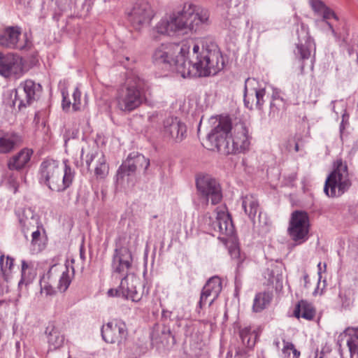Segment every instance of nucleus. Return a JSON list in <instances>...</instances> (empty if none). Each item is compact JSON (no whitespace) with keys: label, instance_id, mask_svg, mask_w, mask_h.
Returning a JSON list of instances; mask_svg holds the SVG:
<instances>
[{"label":"nucleus","instance_id":"obj_1","mask_svg":"<svg viewBox=\"0 0 358 358\" xmlns=\"http://www.w3.org/2000/svg\"><path fill=\"white\" fill-rule=\"evenodd\" d=\"M208 139L218 152L227 155L245 152L250 145L245 123L238 119L232 120L229 116L219 117Z\"/></svg>","mask_w":358,"mask_h":358},{"label":"nucleus","instance_id":"obj_2","mask_svg":"<svg viewBox=\"0 0 358 358\" xmlns=\"http://www.w3.org/2000/svg\"><path fill=\"white\" fill-rule=\"evenodd\" d=\"M208 9L194 3H185L180 11L164 17L154 27L152 35H172L180 31H196L209 22Z\"/></svg>","mask_w":358,"mask_h":358},{"label":"nucleus","instance_id":"obj_3","mask_svg":"<svg viewBox=\"0 0 358 358\" xmlns=\"http://www.w3.org/2000/svg\"><path fill=\"white\" fill-rule=\"evenodd\" d=\"M224 60L220 50L202 47L192 43V51L179 65L178 74L183 78L207 77L216 75L224 68Z\"/></svg>","mask_w":358,"mask_h":358},{"label":"nucleus","instance_id":"obj_4","mask_svg":"<svg viewBox=\"0 0 358 358\" xmlns=\"http://www.w3.org/2000/svg\"><path fill=\"white\" fill-rule=\"evenodd\" d=\"M75 173L66 162L62 169L58 161L52 159L43 160L38 171V181L52 191L62 192L72 184Z\"/></svg>","mask_w":358,"mask_h":358},{"label":"nucleus","instance_id":"obj_5","mask_svg":"<svg viewBox=\"0 0 358 358\" xmlns=\"http://www.w3.org/2000/svg\"><path fill=\"white\" fill-rule=\"evenodd\" d=\"M352 186L347 163L341 158L336 159L333 163V171L327 176L324 192L329 197H339Z\"/></svg>","mask_w":358,"mask_h":358},{"label":"nucleus","instance_id":"obj_6","mask_svg":"<svg viewBox=\"0 0 358 358\" xmlns=\"http://www.w3.org/2000/svg\"><path fill=\"white\" fill-rule=\"evenodd\" d=\"M192 45L189 42L181 45L176 43H163L157 47L152 55V59L157 64L175 66L178 73V67L189 54Z\"/></svg>","mask_w":358,"mask_h":358},{"label":"nucleus","instance_id":"obj_7","mask_svg":"<svg viewBox=\"0 0 358 358\" xmlns=\"http://www.w3.org/2000/svg\"><path fill=\"white\" fill-rule=\"evenodd\" d=\"M143 85V82L138 79L119 89L115 97L117 108L124 113H131L138 108L145 100Z\"/></svg>","mask_w":358,"mask_h":358},{"label":"nucleus","instance_id":"obj_8","mask_svg":"<svg viewBox=\"0 0 358 358\" xmlns=\"http://www.w3.org/2000/svg\"><path fill=\"white\" fill-rule=\"evenodd\" d=\"M310 220L308 214L303 210L292 213L287 234L294 245L304 243L309 238Z\"/></svg>","mask_w":358,"mask_h":358},{"label":"nucleus","instance_id":"obj_9","mask_svg":"<svg viewBox=\"0 0 358 358\" xmlns=\"http://www.w3.org/2000/svg\"><path fill=\"white\" fill-rule=\"evenodd\" d=\"M215 220L211 217H206V224L213 236L220 239L227 240L234 235L235 229L231 215L225 207L217 208Z\"/></svg>","mask_w":358,"mask_h":358},{"label":"nucleus","instance_id":"obj_10","mask_svg":"<svg viewBox=\"0 0 358 358\" xmlns=\"http://www.w3.org/2000/svg\"><path fill=\"white\" fill-rule=\"evenodd\" d=\"M196 186L199 194L206 203L210 201L212 205H216L222 201V192L220 185L210 176H199L196 180Z\"/></svg>","mask_w":358,"mask_h":358},{"label":"nucleus","instance_id":"obj_11","mask_svg":"<svg viewBox=\"0 0 358 358\" xmlns=\"http://www.w3.org/2000/svg\"><path fill=\"white\" fill-rule=\"evenodd\" d=\"M131 243L129 242L127 246L122 243H116V248L114 250L112 259V271L113 274H117L120 276L132 273L133 257L129 249Z\"/></svg>","mask_w":358,"mask_h":358},{"label":"nucleus","instance_id":"obj_12","mask_svg":"<svg viewBox=\"0 0 358 358\" xmlns=\"http://www.w3.org/2000/svg\"><path fill=\"white\" fill-rule=\"evenodd\" d=\"M41 86L31 80H27L15 90V98L13 101V106L19 110L29 106L33 101L40 94Z\"/></svg>","mask_w":358,"mask_h":358},{"label":"nucleus","instance_id":"obj_13","mask_svg":"<svg viewBox=\"0 0 358 358\" xmlns=\"http://www.w3.org/2000/svg\"><path fill=\"white\" fill-rule=\"evenodd\" d=\"M22 58L17 54L0 52V75L4 78H18L23 74Z\"/></svg>","mask_w":358,"mask_h":358},{"label":"nucleus","instance_id":"obj_14","mask_svg":"<svg viewBox=\"0 0 358 358\" xmlns=\"http://www.w3.org/2000/svg\"><path fill=\"white\" fill-rule=\"evenodd\" d=\"M153 17L151 7L146 0H137L130 12L129 20L135 29H141L148 24Z\"/></svg>","mask_w":358,"mask_h":358},{"label":"nucleus","instance_id":"obj_15","mask_svg":"<svg viewBox=\"0 0 358 358\" xmlns=\"http://www.w3.org/2000/svg\"><path fill=\"white\" fill-rule=\"evenodd\" d=\"M187 127L178 117H169L164 120L160 129L162 137L168 141L181 142L186 136Z\"/></svg>","mask_w":358,"mask_h":358},{"label":"nucleus","instance_id":"obj_16","mask_svg":"<svg viewBox=\"0 0 358 358\" xmlns=\"http://www.w3.org/2000/svg\"><path fill=\"white\" fill-rule=\"evenodd\" d=\"M265 93V89L259 87L256 79L250 78L246 79L244 87L245 106L250 109H252L254 106L261 109L264 102Z\"/></svg>","mask_w":358,"mask_h":358},{"label":"nucleus","instance_id":"obj_17","mask_svg":"<svg viewBox=\"0 0 358 358\" xmlns=\"http://www.w3.org/2000/svg\"><path fill=\"white\" fill-rule=\"evenodd\" d=\"M127 335L126 325L122 322L111 321L101 328L102 338L108 343H120Z\"/></svg>","mask_w":358,"mask_h":358},{"label":"nucleus","instance_id":"obj_18","mask_svg":"<svg viewBox=\"0 0 358 358\" xmlns=\"http://www.w3.org/2000/svg\"><path fill=\"white\" fill-rule=\"evenodd\" d=\"M85 164L88 169L93 162H95L94 174L96 178L104 179L108 174L109 166L103 152L97 148L91 150L85 156Z\"/></svg>","mask_w":358,"mask_h":358},{"label":"nucleus","instance_id":"obj_19","mask_svg":"<svg viewBox=\"0 0 358 358\" xmlns=\"http://www.w3.org/2000/svg\"><path fill=\"white\" fill-rule=\"evenodd\" d=\"M222 289L221 279L217 276L210 278L201 291L199 306L202 308L206 304L210 306L218 297Z\"/></svg>","mask_w":358,"mask_h":358},{"label":"nucleus","instance_id":"obj_20","mask_svg":"<svg viewBox=\"0 0 358 358\" xmlns=\"http://www.w3.org/2000/svg\"><path fill=\"white\" fill-rule=\"evenodd\" d=\"M138 284H139V279L134 273L123 275L119 285L122 297L138 302L141 299L142 294L136 289Z\"/></svg>","mask_w":358,"mask_h":358},{"label":"nucleus","instance_id":"obj_21","mask_svg":"<svg viewBox=\"0 0 358 358\" xmlns=\"http://www.w3.org/2000/svg\"><path fill=\"white\" fill-rule=\"evenodd\" d=\"M21 31L19 27H9L0 33V45L9 49L23 50L26 43L20 41Z\"/></svg>","mask_w":358,"mask_h":358},{"label":"nucleus","instance_id":"obj_22","mask_svg":"<svg viewBox=\"0 0 358 358\" xmlns=\"http://www.w3.org/2000/svg\"><path fill=\"white\" fill-rule=\"evenodd\" d=\"M145 166L147 169L150 165L149 159L140 154H130L126 161L120 166L117 170V176L123 178L125 175L129 176L134 173L138 166Z\"/></svg>","mask_w":358,"mask_h":358},{"label":"nucleus","instance_id":"obj_23","mask_svg":"<svg viewBox=\"0 0 358 358\" xmlns=\"http://www.w3.org/2000/svg\"><path fill=\"white\" fill-rule=\"evenodd\" d=\"M348 337L347 346L349 349L350 358H358V327H347L338 338V345L339 346V353L343 357V350L341 343L343 337Z\"/></svg>","mask_w":358,"mask_h":358},{"label":"nucleus","instance_id":"obj_24","mask_svg":"<svg viewBox=\"0 0 358 358\" xmlns=\"http://www.w3.org/2000/svg\"><path fill=\"white\" fill-rule=\"evenodd\" d=\"M299 43L297 45L298 52L302 59H308L313 50H315L313 40L310 37L308 28L304 24H301V29H297Z\"/></svg>","mask_w":358,"mask_h":358},{"label":"nucleus","instance_id":"obj_25","mask_svg":"<svg viewBox=\"0 0 358 358\" xmlns=\"http://www.w3.org/2000/svg\"><path fill=\"white\" fill-rule=\"evenodd\" d=\"M15 213L17 216L21 230L25 238L27 239V234L31 229H34L38 223L36 215L31 208H19L16 210Z\"/></svg>","mask_w":358,"mask_h":358},{"label":"nucleus","instance_id":"obj_26","mask_svg":"<svg viewBox=\"0 0 358 358\" xmlns=\"http://www.w3.org/2000/svg\"><path fill=\"white\" fill-rule=\"evenodd\" d=\"M33 153L34 152L31 149L25 148L11 157L7 163L9 171H19L26 168L31 160Z\"/></svg>","mask_w":358,"mask_h":358},{"label":"nucleus","instance_id":"obj_27","mask_svg":"<svg viewBox=\"0 0 358 358\" xmlns=\"http://www.w3.org/2000/svg\"><path fill=\"white\" fill-rule=\"evenodd\" d=\"M22 137L15 132L0 133V153L12 152L22 143Z\"/></svg>","mask_w":358,"mask_h":358},{"label":"nucleus","instance_id":"obj_28","mask_svg":"<svg viewBox=\"0 0 358 358\" xmlns=\"http://www.w3.org/2000/svg\"><path fill=\"white\" fill-rule=\"evenodd\" d=\"M45 334L48 336L50 350H56L62 346L64 338L55 326L49 325L47 327Z\"/></svg>","mask_w":358,"mask_h":358},{"label":"nucleus","instance_id":"obj_29","mask_svg":"<svg viewBox=\"0 0 358 358\" xmlns=\"http://www.w3.org/2000/svg\"><path fill=\"white\" fill-rule=\"evenodd\" d=\"M294 315L297 318L302 317L311 320L315 315V310L311 303L301 300L296 304L294 310Z\"/></svg>","mask_w":358,"mask_h":358},{"label":"nucleus","instance_id":"obj_30","mask_svg":"<svg viewBox=\"0 0 358 358\" xmlns=\"http://www.w3.org/2000/svg\"><path fill=\"white\" fill-rule=\"evenodd\" d=\"M242 207L248 217L255 219L259 210V201L252 194H247L242 198Z\"/></svg>","mask_w":358,"mask_h":358},{"label":"nucleus","instance_id":"obj_31","mask_svg":"<svg viewBox=\"0 0 358 358\" xmlns=\"http://www.w3.org/2000/svg\"><path fill=\"white\" fill-rule=\"evenodd\" d=\"M62 108L64 110H69L71 106L72 105V108L74 111H78L81 109V92L78 89V87H76L73 94V102L66 96L65 93L62 92Z\"/></svg>","mask_w":358,"mask_h":358},{"label":"nucleus","instance_id":"obj_32","mask_svg":"<svg viewBox=\"0 0 358 358\" xmlns=\"http://www.w3.org/2000/svg\"><path fill=\"white\" fill-rule=\"evenodd\" d=\"M272 298V294L268 292L256 294L253 301L252 310L255 313L262 312L270 304Z\"/></svg>","mask_w":358,"mask_h":358},{"label":"nucleus","instance_id":"obj_33","mask_svg":"<svg viewBox=\"0 0 358 358\" xmlns=\"http://www.w3.org/2000/svg\"><path fill=\"white\" fill-rule=\"evenodd\" d=\"M22 278L19 282V286L24 284H30L36 276V272L34 270V265L31 262H27L25 260L22 261Z\"/></svg>","mask_w":358,"mask_h":358},{"label":"nucleus","instance_id":"obj_34","mask_svg":"<svg viewBox=\"0 0 358 358\" xmlns=\"http://www.w3.org/2000/svg\"><path fill=\"white\" fill-rule=\"evenodd\" d=\"M46 238L44 233L37 229L31 232V240L30 242L31 250L34 252H38L43 250L45 247Z\"/></svg>","mask_w":358,"mask_h":358},{"label":"nucleus","instance_id":"obj_35","mask_svg":"<svg viewBox=\"0 0 358 358\" xmlns=\"http://www.w3.org/2000/svg\"><path fill=\"white\" fill-rule=\"evenodd\" d=\"M270 108V115L274 117L280 110H284L286 109V102L279 95L275 94L272 97Z\"/></svg>","mask_w":358,"mask_h":358},{"label":"nucleus","instance_id":"obj_36","mask_svg":"<svg viewBox=\"0 0 358 358\" xmlns=\"http://www.w3.org/2000/svg\"><path fill=\"white\" fill-rule=\"evenodd\" d=\"M54 270V266L51 267L46 276L43 275L40 280L41 292L47 296L52 295L55 293V289L52 287V285L46 280V278L48 280L50 278Z\"/></svg>","mask_w":358,"mask_h":358},{"label":"nucleus","instance_id":"obj_37","mask_svg":"<svg viewBox=\"0 0 358 358\" xmlns=\"http://www.w3.org/2000/svg\"><path fill=\"white\" fill-rule=\"evenodd\" d=\"M253 335L251 333L250 327H245L240 331V337L242 343L248 348H252L255 344V341L252 340Z\"/></svg>","mask_w":358,"mask_h":358},{"label":"nucleus","instance_id":"obj_38","mask_svg":"<svg viewBox=\"0 0 358 358\" xmlns=\"http://www.w3.org/2000/svg\"><path fill=\"white\" fill-rule=\"evenodd\" d=\"M282 352L286 358H289L291 352H292L294 358H299L300 356V352L295 348L294 344L291 342L285 341V340H283Z\"/></svg>","mask_w":358,"mask_h":358},{"label":"nucleus","instance_id":"obj_39","mask_svg":"<svg viewBox=\"0 0 358 358\" xmlns=\"http://www.w3.org/2000/svg\"><path fill=\"white\" fill-rule=\"evenodd\" d=\"M71 283V279L69 274L68 268H66L64 271H62V275L59 277L57 288L60 292H65L69 287Z\"/></svg>","mask_w":358,"mask_h":358},{"label":"nucleus","instance_id":"obj_40","mask_svg":"<svg viewBox=\"0 0 358 358\" xmlns=\"http://www.w3.org/2000/svg\"><path fill=\"white\" fill-rule=\"evenodd\" d=\"M5 180L15 193L18 188V174L13 173V171H9L5 175Z\"/></svg>","mask_w":358,"mask_h":358},{"label":"nucleus","instance_id":"obj_41","mask_svg":"<svg viewBox=\"0 0 358 358\" xmlns=\"http://www.w3.org/2000/svg\"><path fill=\"white\" fill-rule=\"evenodd\" d=\"M13 262L14 259L8 256L5 257V256L2 255L0 257V267L3 275H6L11 270L13 266Z\"/></svg>","mask_w":358,"mask_h":358},{"label":"nucleus","instance_id":"obj_42","mask_svg":"<svg viewBox=\"0 0 358 358\" xmlns=\"http://www.w3.org/2000/svg\"><path fill=\"white\" fill-rule=\"evenodd\" d=\"M322 15V17L324 20L327 21L330 19H334L336 21L338 20V17L336 15V14L334 13V10H332L331 8H328L327 6L324 9V10L320 13ZM327 24L331 28L332 33L334 36H336V32L334 29L332 27V25L327 22Z\"/></svg>","mask_w":358,"mask_h":358},{"label":"nucleus","instance_id":"obj_43","mask_svg":"<svg viewBox=\"0 0 358 358\" xmlns=\"http://www.w3.org/2000/svg\"><path fill=\"white\" fill-rule=\"evenodd\" d=\"M78 133H79V129H78V127H75L72 129H66L64 134V139L65 143H66L67 141L71 138H77L78 136Z\"/></svg>","mask_w":358,"mask_h":358},{"label":"nucleus","instance_id":"obj_44","mask_svg":"<svg viewBox=\"0 0 358 358\" xmlns=\"http://www.w3.org/2000/svg\"><path fill=\"white\" fill-rule=\"evenodd\" d=\"M310 5L313 10L317 13H321L327 7L325 4L320 0H310Z\"/></svg>","mask_w":358,"mask_h":358},{"label":"nucleus","instance_id":"obj_45","mask_svg":"<svg viewBox=\"0 0 358 358\" xmlns=\"http://www.w3.org/2000/svg\"><path fill=\"white\" fill-rule=\"evenodd\" d=\"M264 276L267 279L268 283L273 284L275 280L273 271L270 268H266L264 271Z\"/></svg>","mask_w":358,"mask_h":358},{"label":"nucleus","instance_id":"obj_46","mask_svg":"<svg viewBox=\"0 0 358 358\" xmlns=\"http://www.w3.org/2000/svg\"><path fill=\"white\" fill-rule=\"evenodd\" d=\"M339 297L341 300L342 306L344 308H348L351 304L350 299L347 296L346 293L341 292Z\"/></svg>","mask_w":358,"mask_h":358},{"label":"nucleus","instance_id":"obj_47","mask_svg":"<svg viewBox=\"0 0 358 358\" xmlns=\"http://www.w3.org/2000/svg\"><path fill=\"white\" fill-rule=\"evenodd\" d=\"M120 289L119 287L116 289L111 288V289H108V295L109 296H122V294H120Z\"/></svg>","mask_w":358,"mask_h":358},{"label":"nucleus","instance_id":"obj_48","mask_svg":"<svg viewBox=\"0 0 358 358\" xmlns=\"http://www.w3.org/2000/svg\"><path fill=\"white\" fill-rule=\"evenodd\" d=\"M322 267L324 268V271H325L326 270V267H327V264H324L323 266H322V263L320 262L317 264V268H318V273H318V275H319V280L321 278V273H322Z\"/></svg>","mask_w":358,"mask_h":358},{"label":"nucleus","instance_id":"obj_49","mask_svg":"<svg viewBox=\"0 0 358 358\" xmlns=\"http://www.w3.org/2000/svg\"><path fill=\"white\" fill-rule=\"evenodd\" d=\"M239 250L238 249H234L231 251V255L232 257L234 258H238L239 256Z\"/></svg>","mask_w":358,"mask_h":358},{"label":"nucleus","instance_id":"obj_50","mask_svg":"<svg viewBox=\"0 0 358 358\" xmlns=\"http://www.w3.org/2000/svg\"><path fill=\"white\" fill-rule=\"evenodd\" d=\"M136 234H134V236H135L134 240H133V244L134 245H137L138 243V232L137 230L135 231Z\"/></svg>","mask_w":358,"mask_h":358},{"label":"nucleus","instance_id":"obj_51","mask_svg":"<svg viewBox=\"0 0 358 358\" xmlns=\"http://www.w3.org/2000/svg\"><path fill=\"white\" fill-rule=\"evenodd\" d=\"M303 280H304L305 287H306L307 284L309 282V276H308V273H304V274H303Z\"/></svg>","mask_w":358,"mask_h":358},{"label":"nucleus","instance_id":"obj_52","mask_svg":"<svg viewBox=\"0 0 358 358\" xmlns=\"http://www.w3.org/2000/svg\"><path fill=\"white\" fill-rule=\"evenodd\" d=\"M344 129H345V127H344V124H343V121H342V122L341 123V125H340V131H341V134H342L343 131Z\"/></svg>","mask_w":358,"mask_h":358},{"label":"nucleus","instance_id":"obj_53","mask_svg":"<svg viewBox=\"0 0 358 358\" xmlns=\"http://www.w3.org/2000/svg\"><path fill=\"white\" fill-rule=\"evenodd\" d=\"M294 150L295 152H298L299 150V144L297 143H295Z\"/></svg>","mask_w":358,"mask_h":358},{"label":"nucleus","instance_id":"obj_54","mask_svg":"<svg viewBox=\"0 0 358 358\" xmlns=\"http://www.w3.org/2000/svg\"><path fill=\"white\" fill-rule=\"evenodd\" d=\"M80 257H81V258L84 259V252H83V249L82 248L80 249Z\"/></svg>","mask_w":358,"mask_h":358},{"label":"nucleus","instance_id":"obj_55","mask_svg":"<svg viewBox=\"0 0 358 358\" xmlns=\"http://www.w3.org/2000/svg\"><path fill=\"white\" fill-rule=\"evenodd\" d=\"M84 153H85V149H84V148H82V150H81V157H83Z\"/></svg>","mask_w":358,"mask_h":358},{"label":"nucleus","instance_id":"obj_56","mask_svg":"<svg viewBox=\"0 0 358 358\" xmlns=\"http://www.w3.org/2000/svg\"><path fill=\"white\" fill-rule=\"evenodd\" d=\"M357 63H358V56H357Z\"/></svg>","mask_w":358,"mask_h":358}]
</instances>
